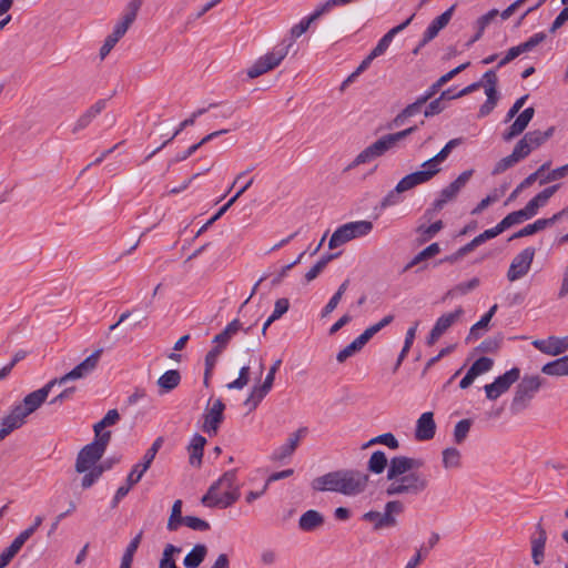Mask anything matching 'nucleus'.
<instances>
[{
	"mask_svg": "<svg viewBox=\"0 0 568 568\" xmlns=\"http://www.w3.org/2000/svg\"><path fill=\"white\" fill-rule=\"evenodd\" d=\"M534 114L535 110L532 106H529L519 113L509 129L503 133V140L508 142L521 134L534 118Z\"/></svg>",
	"mask_w": 568,
	"mask_h": 568,
	"instance_id": "6ab92c4d",
	"label": "nucleus"
},
{
	"mask_svg": "<svg viewBox=\"0 0 568 568\" xmlns=\"http://www.w3.org/2000/svg\"><path fill=\"white\" fill-rule=\"evenodd\" d=\"M525 220H529V217L527 216L525 211L521 209V210L509 213L499 223L504 230H507L510 226H513L515 224H519Z\"/></svg>",
	"mask_w": 568,
	"mask_h": 568,
	"instance_id": "6e6d98bb",
	"label": "nucleus"
},
{
	"mask_svg": "<svg viewBox=\"0 0 568 568\" xmlns=\"http://www.w3.org/2000/svg\"><path fill=\"white\" fill-rule=\"evenodd\" d=\"M464 313L462 307H458L454 312L443 314L437 318L434 327L444 334Z\"/></svg>",
	"mask_w": 568,
	"mask_h": 568,
	"instance_id": "58836bf2",
	"label": "nucleus"
},
{
	"mask_svg": "<svg viewBox=\"0 0 568 568\" xmlns=\"http://www.w3.org/2000/svg\"><path fill=\"white\" fill-rule=\"evenodd\" d=\"M418 129L417 125L409 126L405 130L389 133L386 135H383L381 139L365 148L355 159L354 161L348 165V169L358 166L364 163H368L376 158L382 156L385 154L388 150L394 148L399 141L404 140L408 135L416 132Z\"/></svg>",
	"mask_w": 568,
	"mask_h": 568,
	"instance_id": "20e7f679",
	"label": "nucleus"
},
{
	"mask_svg": "<svg viewBox=\"0 0 568 568\" xmlns=\"http://www.w3.org/2000/svg\"><path fill=\"white\" fill-rule=\"evenodd\" d=\"M325 518L324 516L315 509H310L302 514L298 519V528L302 531H314L321 528L324 525Z\"/></svg>",
	"mask_w": 568,
	"mask_h": 568,
	"instance_id": "a878e982",
	"label": "nucleus"
},
{
	"mask_svg": "<svg viewBox=\"0 0 568 568\" xmlns=\"http://www.w3.org/2000/svg\"><path fill=\"white\" fill-rule=\"evenodd\" d=\"M535 348L544 354L557 356L566 352L564 338L550 336L548 339H535L532 342Z\"/></svg>",
	"mask_w": 568,
	"mask_h": 568,
	"instance_id": "b1692460",
	"label": "nucleus"
},
{
	"mask_svg": "<svg viewBox=\"0 0 568 568\" xmlns=\"http://www.w3.org/2000/svg\"><path fill=\"white\" fill-rule=\"evenodd\" d=\"M425 103L417 98L415 102L406 105L387 125L388 129L399 128L405 125L408 120L417 114H419L423 110Z\"/></svg>",
	"mask_w": 568,
	"mask_h": 568,
	"instance_id": "5701e85b",
	"label": "nucleus"
},
{
	"mask_svg": "<svg viewBox=\"0 0 568 568\" xmlns=\"http://www.w3.org/2000/svg\"><path fill=\"white\" fill-rule=\"evenodd\" d=\"M429 481L420 473L409 471L395 480L390 481L385 489V494L390 496L398 495H419L427 489Z\"/></svg>",
	"mask_w": 568,
	"mask_h": 568,
	"instance_id": "423d86ee",
	"label": "nucleus"
},
{
	"mask_svg": "<svg viewBox=\"0 0 568 568\" xmlns=\"http://www.w3.org/2000/svg\"><path fill=\"white\" fill-rule=\"evenodd\" d=\"M351 240H353V236H352L351 232L348 231V227L345 224H343L342 226L337 227L334 231V233L332 234L329 242H328V247L331 250L336 248V247L349 242Z\"/></svg>",
	"mask_w": 568,
	"mask_h": 568,
	"instance_id": "79ce46f5",
	"label": "nucleus"
},
{
	"mask_svg": "<svg viewBox=\"0 0 568 568\" xmlns=\"http://www.w3.org/2000/svg\"><path fill=\"white\" fill-rule=\"evenodd\" d=\"M364 346L365 345L362 342L358 343V337H356L351 344H348L346 347H344L337 353V362L344 363L348 357L359 352Z\"/></svg>",
	"mask_w": 568,
	"mask_h": 568,
	"instance_id": "603ef678",
	"label": "nucleus"
},
{
	"mask_svg": "<svg viewBox=\"0 0 568 568\" xmlns=\"http://www.w3.org/2000/svg\"><path fill=\"white\" fill-rule=\"evenodd\" d=\"M250 382V367L248 366H243L241 369H240V373H239V377L229 383L226 385V387L229 389H243Z\"/></svg>",
	"mask_w": 568,
	"mask_h": 568,
	"instance_id": "13d9d810",
	"label": "nucleus"
},
{
	"mask_svg": "<svg viewBox=\"0 0 568 568\" xmlns=\"http://www.w3.org/2000/svg\"><path fill=\"white\" fill-rule=\"evenodd\" d=\"M375 444L386 445L390 449H397L399 447L398 440L392 433H385V434H382V435H378V436L372 438L363 446V448H366V447L375 445Z\"/></svg>",
	"mask_w": 568,
	"mask_h": 568,
	"instance_id": "8fccbe9b",
	"label": "nucleus"
},
{
	"mask_svg": "<svg viewBox=\"0 0 568 568\" xmlns=\"http://www.w3.org/2000/svg\"><path fill=\"white\" fill-rule=\"evenodd\" d=\"M207 555V547L204 544L195 545L184 557L183 566L185 568H197Z\"/></svg>",
	"mask_w": 568,
	"mask_h": 568,
	"instance_id": "2f4dec72",
	"label": "nucleus"
},
{
	"mask_svg": "<svg viewBox=\"0 0 568 568\" xmlns=\"http://www.w3.org/2000/svg\"><path fill=\"white\" fill-rule=\"evenodd\" d=\"M423 465L424 462L422 459L410 458L407 456L393 457L389 460L387 469V480L390 483L413 469L420 468Z\"/></svg>",
	"mask_w": 568,
	"mask_h": 568,
	"instance_id": "4468645a",
	"label": "nucleus"
},
{
	"mask_svg": "<svg viewBox=\"0 0 568 568\" xmlns=\"http://www.w3.org/2000/svg\"><path fill=\"white\" fill-rule=\"evenodd\" d=\"M369 476L358 470L342 469L327 473L312 480L315 491H334L346 496L362 494L368 485Z\"/></svg>",
	"mask_w": 568,
	"mask_h": 568,
	"instance_id": "f03ea898",
	"label": "nucleus"
},
{
	"mask_svg": "<svg viewBox=\"0 0 568 568\" xmlns=\"http://www.w3.org/2000/svg\"><path fill=\"white\" fill-rule=\"evenodd\" d=\"M389 465L387 456L382 450H376L372 454L367 463L368 471L379 475Z\"/></svg>",
	"mask_w": 568,
	"mask_h": 568,
	"instance_id": "e433bc0d",
	"label": "nucleus"
},
{
	"mask_svg": "<svg viewBox=\"0 0 568 568\" xmlns=\"http://www.w3.org/2000/svg\"><path fill=\"white\" fill-rule=\"evenodd\" d=\"M293 45V40L282 47L275 48L272 52H268L260 57L254 64L247 69V77L255 79L273 69L278 67L284 58L288 54L290 48Z\"/></svg>",
	"mask_w": 568,
	"mask_h": 568,
	"instance_id": "1a4fd4ad",
	"label": "nucleus"
},
{
	"mask_svg": "<svg viewBox=\"0 0 568 568\" xmlns=\"http://www.w3.org/2000/svg\"><path fill=\"white\" fill-rule=\"evenodd\" d=\"M195 123V119L194 116H190L187 119H185L184 121H182L179 125V128L174 131V133L172 134V136L170 139H168L166 141H164L159 148H156L155 150H153L146 158L145 160H150L153 155H155L160 150H162L165 145H168L173 139H175L185 128L187 126H191Z\"/></svg>",
	"mask_w": 568,
	"mask_h": 568,
	"instance_id": "5fc2aeb1",
	"label": "nucleus"
},
{
	"mask_svg": "<svg viewBox=\"0 0 568 568\" xmlns=\"http://www.w3.org/2000/svg\"><path fill=\"white\" fill-rule=\"evenodd\" d=\"M206 444L205 437L200 434H195L187 447L190 453V464L192 466H200L203 457V449Z\"/></svg>",
	"mask_w": 568,
	"mask_h": 568,
	"instance_id": "c756f323",
	"label": "nucleus"
},
{
	"mask_svg": "<svg viewBox=\"0 0 568 568\" xmlns=\"http://www.w3.org/2000/svg\"><path fill=\"white\" fill-rule=\"evenodd\" d=\"M418 129L417 125L409 126L405 130L389 133L386 135H383L381 139L365 148L355 159L354 161L348 165V169L358 166L364 163H368L376 158L382 156L385 154L388 150L394 148L399 141L404 140L408 135L416 132Z\"/></svg>",
	"mask_w": 568,
	"mask_h": 568,
	"instance_id": "39448f33",
	"label": "nucleus"
},
{
	"mask_svg": "<svg viewBox=\"0 0 568 568\" xmlns=\"http://www.w3.org/2000/svg\"><path fill=\"white\" fill-rule=\"evenodd\" d=\"M163 443L164 439L162 436L158 437L152 443L151 447L144 454L142 462L133 466L132 470L128 475L126 481H130V484H138L141 480L144 473L150 468Z\"/></svg>",
	"mask_w": 568,
	"mask_h": 568,
	"instance_id": "ddd939ff",
	"label": "nucleus"
},
{
	"mask_svg": "<svg viewBox=\"0 0 568 568\" xmlns=\"http://www.w3.org/2000/svg\"><path fill=\"white\" fill-rule=\"evenodd\" d=\"M440 251L438 243H432L426 248L415 255L403 268V273L410 270L413 266L419 264L422 261L435 256Z\"/></svg>",
	"mask_w": 568,
	"mask_h": 568,
	"instance_id": "4c0bfd02",
	"label": "nucleus"
},
{
	"mask_svg": "<svg viewBox=\"0 0 568 568\" xmlns=\"http://www.w3.org/2000/svg\"><path fill=\"white\" fill-rule=\"evenodd\" d=\"M102 352V348L94 351L69 373L60 378L49 381L41 388L29 393L20 403L13 405L10 412L1 419L0 440H3L16 429L21 428L27 423L28 416L37 412L45 403L55 385H62L68 381L83 378L91 374L97 368Z\"/></svg>",
	"mask_w": 568,
	"mask_h": 568,
	"instance_id": "f257e3e1",
	"label": "nucleus"
},
{
	"mask_svg": "<svg viewBox=\"0 0 568 568\" xmlns=\"http://www.w3.org/2000/svg\"><path fill=\"white\" fill-rule=\"evenodd\" d=\"M470 427H471V420L467 419V418L459 420L455 425L454 440L456 444H462L466 439Z\"/></svg>",
	"mask_w": 568,
	"mask_h": 568,
	"instance_id": "4d7b16f0",
	"label": "nucleus"
},
{
	"mask_svg": "<svg viewBox=\"0 0 568 568\" xmlns=\"http://www.w3.org/2000/svg\"><path fill=\"white\" fill-rule=\"evenodd\" d=\"M524 136L532 150L539 148L541 144L546 142L542 138L541 131L539 130L530 131L526 133Z\"/></svg>",
	"mask_w": 568,
	"mask_h": 568,
	"instance_id": "774afa93",
	"label": "nucleus"
},
{
	"mask_svg": "<svg viewBox=\"0 0 568 568\" xmlns=\"http://www.w3.org/2000/svg\"><path fill=\"white\" fill-rule=\"evenodd\" d=\"M499 14L498 10L497 9H491L489 10L487 13H485L484 16H481L477 21H476V27H477V32L476 34L469 40V42L467 43V45H470L473 43H475L476 41H478L486 27Z\"/></svg>",
	"mask_w": 568,
	"mask_h": 568,
	"instance_id": "a19ab883",
	"label": "nucleus"
},
{
	"mask_svg": "<svg viewBox=\"0 0 568 568\" xmlns=\"http://www.w3.org/2000/svg\"><path fill=\"white\" fill-rule=\"evenodd\" d=\"M559 184L551 185L534 196L523 209L529 219L534 217L538 210L546 205L548 200L556 193Z\"/></svg>",
	"mask_w": 568,
	"mask_h": 568,
	"instance_id": "4be33fe9",
	"label": "nucleus"
},
{
	"mask_svg": "<svg viewBox=\"0 0 568 568\" xmlns=\"http://www.w3.org/2000/svg\"><path fill=\"white\" fill-rule=\"evenodd\" d=\"M503 339L504 337L501 334H498L497 336L487 337L479 344L477 349L483 353H496L499 349Z\"/></svg>",
	"mask_w": 568,
	"mask_h": 568,
	"instance_id": "3c124183",
	"label": "nucleus"
},
{
	"mask_svg": "<svg viewBox=\"0 0 568 568\" xmlns=\"http://www.w3.org/2000/svg\"><path fill=\"white\" fill-rule=\"evenodd\" d=\"M183 503L181 499H176L171 509L166 528L169 531H176L182 525H184L185 516H182Z\"/></svg>",
	"mask_w": 568,
	"mask_h": 568,
	"instance_id": "f704fd0d",
	"label": "nucleus"
},
{
	"mask_svg": "<svg viewBox=\"0 0 568 568\" xmlns=\"http://www.w3.org/2000/svg\"><path fill=\"white\" fill-rule=\"evenodd\" d=\"M443 227V221L438 220L428 226L419 225L417 227V233L419 234L422 242H427L432 240Z\"/></svg>",
	"mask_w": 568,
	"mask_h": 568,
	"instance_id": "de8ad7c7",
	"label": "nucleus"
},
{
	"mask_svg": "<svg viewBox=\"0 0 568 568\" xmlns=\"http://www.w3.org/2000/svg\"><path fill=\"white\" fill-rule=\"evenodd\" d=\"M474 171L467 170L458 175L456 180H454L448 186L442 190V196L446 199H455L458 192L466 185V183L471 178Z\"/></svg>",
	"mask_w": 568,
	"mask_h": 568,
	"instance_id": "7c9ffc66",
	"label": "nucleus"
},
{
	"mask_svg": "<svg viewBox=\"0 0 568 568\" xmlns=\"http://www.w3.org/2000/svg\"><path fill=\"white\" fill-rule=\"evenodd\" d=\"M104 453L99 449L95 444L85 445L77 456L75 460V471L77 473H87L94 464H97Z\"/></svg>",
	"mask_w": 568,
	"mask_h": 568,
	"instance_id": "dca6fc26",
	"label": "nucleus"
},
{
	"mask_svg": "<svg viewBox=\"0 0 568 568\" xmlns=\"http://www.w3.org/2000/svg\"><path fill=\"white\" fill-rule=\"evenodd\" d=\"M541 372L549 376L568 375V355L545 364L541 368Z\"/></svg>",
	"mask_w": 568,
	"mask_h": 568,
	"instance_id": "72a5a7b5",
	"label": "nucleus"
},
{
	"mask_svg": "<svg viewBox=\"0 0 568 568\" xmlns=\"http://www.w3.org/2000/svg\"><path fill=\"white\" fill-rule=\"evenodd\" d=\"M224 410L225 404L221 398L215 399L211 406L209 404L203 415V432L215 435L224 420Z\"/></svg>",
	"mask_w": 568,
	"mask_h": 568,
	"instance_id": "f8f14e48",
	"label": "nucleus"
},
{
	"mask_svg": "<svg viewBox=\"0 0 568 568\" xmlns=\"http://www.w3.org/2000/svg\"><path fill=\"white\" fill-rule=\"evenodd\" d=\"M184 525L195 531H206L211 528L206 520L195 516H185Z\"/></svg>",
	"mask_w": 568,
	"mask_h": 568,
	"instance_id": "052dcab7",
	"label": "nucleus"
},
{
	"mask_svg": "<svg viewBox=\"0 0 568 568\" xmlns=\"http://www.w3.org/2000/svg\"><path fill=\"white\" fill-rule=\"evenodd\" d=\"M105 108V101L99 100L92 106H90L75 122L72 132L77 133L83 129H85L92 120L101 113V111Z\"/></svg>",
	"mask_w": 568,
	"mask_h": 568,
	"instance_id": "cd10ccee",
	"label": "nucleus"
},
{
	"mask_svg": "<svg viewBox=\"0 0 568 568\" xmlns=\"http://www.w3.org/2000/svg\"><path fill=\"white\" fill-rule=\"evenodd\" d=\"M436 433V424L432 412L423 413L416 423L415 438L424 442L433 439Z\"/></svg>",
	"mask_w": 568,
	"mask_h": 568,
	"instance_id": "aec40b11",
	"label": "nucleus"
},
{
	"mask_svg": "<svg viewBox=\"0 0 568 568\" xmlns=\"http://www.w3.org/2000/svg\"><path fill=\"white\" fill-rule=\"evenodd\" d=\"M141 0H132L128 6V11L123 14L122 19L114 26L110 34L118 41L126 33L131 24L135 21L138 11L141 7Z\"/></svg>",
	"mask_w": 568,
	"mask_h": 568,
	"instance_id": "f3484780",
	"label": "nucleus"
},
{
	"mask_svg": "<svg viewBox=\"0 0 568 568\" xmlns=\"http://www.w3.org/2000/svg\"><path fill=\"white\" fill-rule=\"evenodd\" d=\"M519 161L515 158V155L511 153L505 158H503L501 160H499L494 169H493V172L491 174L493 175H498V174H501L503 172H505L506 170H508L509 168L514 166L516 163H518Z\"/></svg>",
	"mask_w": 568,
	"mask_h": 568,
	"instance_id": "bf43d9fd",
	"label": "nucleus"
},
{
	"mask_svg": "<svg viewBox=\"0 0 568 568\" xmlns=\"http://www.w3.org/2000/svg\"><path fill=\"white\" fill-rule=\"evenodd\" d=\"M181 383V374L176 369L166 371L158 378V386L161 388V393H170L176 388Z\"/></svg>",
	"mask_w": 568,
	"mask_h": 568,
	"instance_id": "473e14b6",
	"label": "nucleus"
},
{
	"mask_svg": "<svg viewBox=\"0 0 568 568\" xmlns=\"http://www.w3.org/2000/svg\"><path fill=\"white\" fill-rule=\"evenodd\" d=\"M142 536H143V532L140 531L131 541L130 544L128 545L123 556H122V559H121V565H120V568H131V565L133 562V557H134V554L136 552L140 544H141V540H142Z\"/></svg>",
	"mask_w": 568,
	"mask_h": 568,
	"instance_id": "ea45409f",
	"label": "nucleus"
},
{
	"mask_svg": "<svg viewBox=\"0 0 568 568\" xmlns=\"http://www.w3.org/2000/svg\"><path fill=\"white\" fill-rule=\"evenodd\" d=\"M480 284V281L478 277H474L468 282H463L457 284L455 287L448 291L447 295L454 296V295H465L468 292L477 288Z\"/></svg>",
	"mask_w": 568,
	"mask_h": 568,
	"instance_id": "864d4df0",
	"label": "nucleus"
},
{
	"mask_svg": "<svg viewBox=\"0 0 568 568\" xmlns=\"http://www.w3.org/2000/svg\"><path fill=\"white\" fill-rule=\"evenodd\" d=\"M404 509L400 500H389L385 504L384 513L369 510L362 516V520L371 523L374 530L396 527L398 524L396 516L403 514Z\"/></svg>",
	"mask_w": 568,
	"mask_h": 568,
	"instance_id": "6e6552de",
	"label": "nucleus"
},
{
	"mask_svg": "<svg viewBox=\"0 0 568 568\" xmlns=\"http://www.w3.org/2000/svg\"><path fill=\"white\" fill-rule=\"evenodd\" d=\"M556 222L557 221L555 219V215H552L549 219H539V220L535 221L534 223L528 224L525 227H523L521 230H519L518 232H516L510 237V240H513V239H520V237L532 235V234H535V233H537L539 231L545 230L548 226H551Z\"/></svg>",
	"mask_w": 568,
	"mask_h": 568,
	"instance_id": "c85d7f7f",
	"label": "nucleus"
},
{
	"mask_svg": "<svg viewBox=\"0 0 568 568\" xmlns=\"http://www.w3.org/2000/svg\"><path fill=\"white\" fill-rule=\"evenodd\" d=\"M535 253L534 247H526L513 258L507 272V278L510 282L524 277L529 272Z\"/></svg>",
	"mask_w": 568,
	"mask_h": 568,
	"instance_id": "9b49d317",
	"label": "nucleus"
},
{
	"mask_svg": "<svg viewBox=\"0 0 568 568\" xmlns=\"http://www.w3.org/2000/svg\"><path fill=\"white\" fill-rule=\"evenodd\" d=\"M545 39H546V33L545 32L535 33L527 41L520 43L521 50H524V52H529L534 48H536L538 44L544 42Z\"/></svg>",
	"mask_w": 568,
	"mask_h": 568,
	"instance_id": "0e129e2a",
	"label": "nucleus"
},
{
	"mask_svg": "<svg viewBox=\"0 0 568 568\" xmlns=\"http://www.w3.org/2000/svg\"><path fill=\"white\" fill-rule=\"evenodd\" d=\"M288 307H290V302L287 298H284V297L278 298L275 302L273 313L268 317V323H273L274 321L282 317L288 311Z\"/></svg>",
	"mask_w": 568,
	"mask_h": 568,
	"instance_id": "680f3d73",
	"label": "nucleus"
},
{
	"mask_svg": "<svg viewBox=\"0 0 568 568\" xmlns=\"http://www.w3.org/2000/svg\"><path fill=\"white\" fill-rule=\"evenodd\" d=\"M504 231L505 230L503 229L500 223H498L495 227L488 229V230L484 231L483 233L477 235L475 239L477 240L478 244L481 245L486 241L496 237L497 235H499Z\"/></svg>",
	"mask_w": 568,
	"mask_h": 568,
	"instance_id": "69168bd1",
	"label": "nucleus"
},
{
	"mask_svg": "<svg viewBox=\"0 0 568 568\" xmlns=\"http://www.w3.org/2000/svg\"><path fill=\"white\" fill-rule=\"evenodd\" d=\"M445 110V105L443 104V101L437 98L428 103L424 110V115L426 118L437 115L442 113Z\"/></svg>",
	"mask_w": 568,
	"mask_h": 568,
	"instance_id": "338daca9",
	"label": "nucleus"
},
{
	"mask_svg": "<svg viewBox=\"0 0 568 568\" xmlns=\"http://www.w3.org/2000/svg\"><path fill=\"white\" fill-rule=\"evenodd\" d=\"M235 481V469L224 473L221 478L210 486L201 503L211 508L224 509L232 506L240 498V489Z\"/></svg>",
	"mask_w": 568,
	"mask_h": 568,
	"instance_id": "7ed1b4c3",
	"label": "nucleus"
},
{
	"mask_svg": "<svg viewBox=\"0 0 568 568\" xmlns=\"http://www.w3.org/2000/svg\"><path fill=\"white\" fill-rule=\"evenodd\" d=\"M544 379L538 375H525L516 386L510 408L518 413L526 409L542 386Z\"/></svg>",
	"mask_w": 568,
	"mask_h": 568,
	"instance_id": "0eeeda50",
	"label": "nucleus"
},
{
	"mask_svg": "<svg viewBox=\"0 0 568 568\" xmlns=\"http://www.w3.org/2000/svg\"><path fill=\"white\" fill-rule=\"evenodd\" d=\"M415 14H412L408 19H406L403 23L392 28L387 33H385L382 39L378 41L376 47L371 51V54L374 58H377L382 55L387 48L389 47L390 42L393 41V38L400 31H403L405 28H407L412 20L414 19Z\"/></svg>",
	"mask_w": 568,
	"mask_h": 568,
	"instance_id": "393cba45",
	"label": "nucleus"
},
{
	"mask_svg": "<svg viewBox=\"0 0 568 568\" xmlns=\"http://www.w3.org/2000/svg\"><path fill=\"white\" fill-rule=\"evenodd\" d=\"M462 143L463 138L452 139L437 154L427 160V164L430 166H439V164L448 158L449 153Z\"/></svg>",
	"mask_w": 568,
	"mask_h": 568,
	"instance_id": "c9c22d12",
	"label": "nucleus"
},
{
	"mask_svg": "<svg viewBox=\"0 0 568 568\" xmlns=\"http://www.w3.org/2000/svg\"><path fill=\"white\" fill-rule=\"evenodd\" d=\"M547 541V532L541 523L536 525V532L531 537V558L536 566L541 565L545 558V546Z\"/></svg>",
	"mask_w": 568,
	"mask_h": 568,
	"instance_id": "412c9836",
	"label": "nucleus"
},
{
	"mask_svg": "<svg viewBox=\"0 0 568 568\" xmlns=\"http://www.w3.org/2000/svg\"><path fill=\"white\" fill-rule=\"evenodd\" d=\"M422 168L423 170L412 173L418 185L428 182L440 171L439 166H430L427 161L422 164Z\"/></svg>",
	"mask_w": 568,
	"mask_h": 568,
	"instance_id": "a18cd8bd",
	"label": "nucleus"
},
{
	"mask_svg": "<svg viewBox=\"0 0 568 568\" xmlns=\"http://www.w3.org/2000/svg\"><path fill=\"white\" fill-rule=\"evenodd\" d=\"M307 427H300L296 432L290 434L285 444L277 447L271 456L273 462H282L291 457L300 445V442L307 435Z\"/></svg>",
	"mask_w": 568,
	"mask_h": 568,
	"instance_id": "2eb2a0df",
	"label": "nucleus"
},
{
	"mask_svg": "<svg viewBox=\"0 0 568 568\" xmlns=\"http://www.w3.org/2000/svg\"><path fill=\"white\" fill-rule=\"evenodd\" d=\"M455 10V4L448 8L445 12H443L440 16L435 18L426 31L423 34V38L420 40V45H426L429 41H432L434 38L437 37L439 31L444 29L450 21L453 13Z\"/></svg>",
	"mask_w": 568,
	"mask_h": 568,
	"instance_id": "a211bd4d",
	"label": "nucleus"
},
{
	"mask_svg": "<svg viewBox=\"0 0 568 568\" xmlns=\"http://www.w3.org/2000/svg\"><path fill=\"white\" fill-rule=\"evenodd\" d=\"M321 17V12L317 9L308 17L302 19L297 24L293 26L291 29V36L293 39L301 37L305 33L311 23L317 20Z\"/></svg>",
	"mask_w": 568,
	"mask_h": 568,
	"instance_id": "49530a36",
	"label": "nucleus"
},
{
	"mask_svg": "<svg viewBox=\"0 0 568 568\" xmlns=\"http://www.w3.org/2000/svg\"><path fill=\"white\" fill-rule=\"evenodd\" d=\"M531 151H532V149L529 146V143L527 142V140L524 136L521 140H519L517 142V144L515 145L511 153L515 155V158L518 161H520V160L527 158Z\"/></svg>",
	"mask_w": 568,
	"mask_h": 568,
	"instance_id": "e2e57ef3",
	"label": "nucleus"
},
{
	"mask_svg": "<svg viewBox=\"0 0 568 568\" xmlns=\"http://www.w3.org/2000/svg\"><path fill=\"white\" fill-rule=\"evenodd\" d=\"M520 378V369L513 367L503 375L498 376L493 383L484 386L486 397L490 400L497 399L503 394L507 393L511 385Z\"/></svg>",
	"mask_w": 568,
	"mask_h": 568,
	"instance_id": "9d476101",
	"label": "nucleus"
},
{
	"mask_svg": "<svg viewBox=\"0 0 568 568\" xmlns=\"http://www.w3.org/2000/svg\"><path fill=\"white\" fill-rule=\"evenodd\" d=\"M348 227L353 239L365 236L373 230V223L371 221H355L345 224Z\"/></svg>",
	"mask_w": 568,
	"mask_h": 568,
	"instance_id": "c03bdc74",
	"label": "nucleus"
},
{
	"mask_svg": "<svg viewBox=\"0 0 568 568\" xmlns=\"http://www.w3.org/2000/svg\"><path fill=\"white\" fill-rule=\"evenodd\" d=\"M493 365H494V361L491 358L483 356L473 363V365L470 366L468 372L474 377H478L479 375L489 372L491 369Z\"/></svg>",
	"mask_w": 568,
	"mask_h": 568,
	"instance_id": "09e8293b",
	"label": "nucleus"
},
{
	"mask_svg": "<svg viewBox=\"0 0 568 568\" xmlns=\"http://www.w3.org/2000/svg\"><path fill=\"white\" fill-rule=\"evenodd\" d=\"M462 454L455 447H448L443 450V466L446 469L458 468L462 465Z\"/></svg>",
	"mask_w": 568,
	"mask_h": 568,
	"instance_id": "37998d69",
	"label": "nucleus"
},
{
	"mask_svg": "<svg viewBox=\"0 0 568 568\" xmlns=\"http://www.w3.org/2000/svg\"><path fill=\"white\" fill-rule=\"evenodd\" d=\"M241 328L242 324L237 318L230 322L226 327L213 338V343L216 344L214 347L223 352L230 343L232 336L235 335Z\"/></svg>",
	"mask_w": 568,
	"mask_h": 568,
	"instance_id": "bb28decb",
	"label": "nucleus"
}]
</instances>
